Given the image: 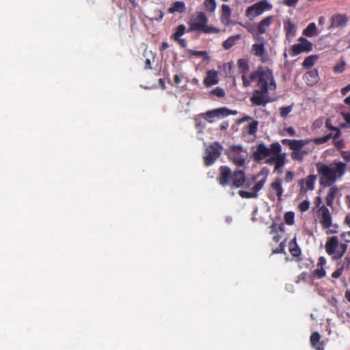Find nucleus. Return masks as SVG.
<instances>
[{
    "mask_svg": "<svg viewBox=\"0 0 350 350\" xmlns=\"http://www.w3.org/2000/svg\"><path fill=\"white\" fill-rule=\"evenodd\" d=\"M347 165L345 163L334 159L329 164L319 162L317 170L319 176V183L321 186L327 187L340 180L347 172Z\"/></svg>",
    "mask_w": 350,
    "mask_h": 350,
    "instance_id": "1",
    "label": "nucleus"
},
{
    "mask_svg": "<svg viewBox=\"0 0 350 350\" xmlns=\"http://www.w3.org/2000/svg\"><path fill=\"white\" fill-rule=\"evenodd\" d=\"M332 136V133H329L321 137H315L313 139H283L282 143L284 145L288 146L289 148L292 150L291 157L293 160L302 161L306 155L312 152L314 148L311 150L308 148L304 147L309 143L313 142L316 144H322L328 142Z\"/></svg>",
    "mask_w": 350,
    "mask_h": 350,
    "instance_id": "2",
    "label": "nucleus"
},
{
    "mask_svg": "<svg viewBox=\"0 0 350 350\" xmlns=\"http://www.w3.org/2000/svg\"><path fill=\"white\" fill-rule=\"evenodd\" d=\"M217 180L223 187L230 185L232 189H234L239 188L244 185L246 176L243 170H235L232 173L229 167L222 165L219 169Z\"/></svg>",
    "mask_w": 350,
    "mask_h": 350,
    "instance_id": "3",
    "label": "nucleus"
},
{
    "mask_svg": "<svg viewBox=\"0 0 350 350\" xmlns=\"http://www.w3.org/2000/svg\"><path fill=\"white\" fill-rule=\"evenodd\" d=\"M189 29L187 32H196L198 33H217L220 29L208 25V18L205 13L198 12L195 16H192L189 22Z\"/></svg>",
    "mask_w": 350,
    "mask_h": 350,
    "instance_id": "4",
    "label": "nucleus"
},
{
    "mask_svg": "<svg viewBox=\"0 0 350 350\" xmlns=\"http://www.w3.org/2000/svg\"><path fill=\"white\" fill-rule=\"evenodd\" d=\"M325 248L328 255H332L334 259L338 260L346 253L347 245L346 243H339L338 237L334 236L327 239Z\"/></svg>",
    "mask_w": 350,
    "mask_h": 350,
    "instance_id": "5",
    "label": "nucleus"
},
{
    "mask_svg": "<svg viewBox=\"0 0 350 350\" xmlns=\"http://www.w3.org/2000/svg\"><path fill=\"white\" fill-rule=\"evenodd\" d=\"M281 150L282 146L278 142L272 143L270 148L267 147L263 143H260L252 154V159L255 162L259 163L273 153H279Z\"/></svg>",
    "mask_w": 350,
    "mask_h": 350,
    "instance_id": "6",
    "label": "nucleus"
},
{
    "mask_svg": "<svg viewBox=\"0 0 350 350\" xmlns=\"http://www.w3.org/2000/svg\"><path fill=\"white\" fill-rule=\"evenodd\" d=\"M258 86L260 88L259 90L264 92H268L269 90H275L276 89V83L271 70H261V74L258 80Z\"/></svg>",
    "mask_w": 350,
    "mask_h": 350,
    "instance_id": "7",
    "label": "nucleus"
},
{
    "mask_svg": "<svg viewBox=\"0 0 350 350\" xmlns=\"http://www.w3.org/2000/svg\"><path fill=\"white\" fill-rule=\"evenodd\" d=\"M223 148L219 142H214L210 144L205 151L204 156V164L206 166L213 165L221 155Z\"/></svg>",
    "mask_w": 350,
    "mask_h": 350,
    "instance_id": "8",
    "label": "nucleus"
},
{
    "mask_svg": "<svg viewBox=\"0 0 350 350\" xmlns=\"http://www.w3.org/2000/svg\"><path fill=\"white\" fill-rule=\"evenodd\" d=\"M272 5L267 0H261L252 5L248 7L246 10L245 15L250 20L260 16L266 10H270Z\"/></svg>",
    "mask_w": 350,
    "mask_h": 350,
    "instance_id": "9",
    "label": "nucleus"
},
{
    "mask_svg": "<svg viewBox=\"0 0 350 350\" xmlns=\"http://www.w3.org/2000/svg\"><path fill=\"white\" fill-rule=\"evenodd\" d=\"M243 152V147L236 145L231 146L229 151V159L238 167H243L245 163L246 155L241 154Z\"/></svg>",
    "mask_w": 350,
    "mask_h": 350,
    "instance_id": "10",
    "label": "nucleus"
},
{
    "mask_svg": "<svg viewBox=\"0 0 350 350\" xmlns=\"http://www.w3.org/2000/svg\"><path fill=\"white\" fill-rule=\"evenodd\" d=\"M299 41L300 42L293 44L289 51V54L292 57L298 55L304 52L308 53L312 50V43L306 38L301 37Z\"/></svg>",
    "mask_w": 350,
    "mask_h": 350,
    "instance_id": "11",
    "label": "nucleus"
},
{
    "mask_svg": "<svg viewBox=\"0 0 350 350\" xmlns=\"http://www.w3.org/2000/svg\"><path fill=\"white\" fill-rule=\"evenodd\" d=\"M319 222L323 229H328L332 226V217L329 210L325 205L321 206L317 212Z\"/></svg>",
    "mask_w": 350,
    "mask_h": 350,
    "instance_id": "12",
    "label": "nucleus"
},
{
    "mask_svg": "<svg viewBox=\"0 0 350 350\" xmlns=\"http://www.w3.org/2000/svg\"><path fill=\"white\" fill-rule=\"evenodd\" d=\"M316 179L317 176L312 174L308 176L306 178L300 179L298 181V184L300 186L299 195L305 196L308 190H313Z\"/></svg>",
    "mask_w": 350,
    "mask_h": 350,
    "instance_id": "13",
    "label": "nucleus"
},
{
    "mask_svg": "<svg viewBox=\"0 0 350 350\" xmlns=\"http://www.w3.org/2000/svg\"><path fill=\"white\" fill-rule=\"evenodd\" d=\"M250 101L253 106H265L269 102L268 92L255 90L250 97Z\"/></svg>",
    "mask_w": 350,
    "mask_h": 350,
    "instance_id": "14",
    "label": "nucleus"
},
{
    "mask_svg": "<svg viewBox=\"0 0 350 350\" xmlns=\"http://www.w3.org/2000/svg\"><path fill=\"white\" fill-rule=\"evenodd\" d=\"M186 27L181 24L175 28L174 32L171 36V39L176 42L181 48L185 49L187 46V41L185 38H181L186 32Z\"/></svg>",
    "mask_w": 350,
    "mask_h": 350,
    "instance_id": "15",
    "label": "nucleus"
},
{
    "mask_svg": "<svg viewBox=\"0 0 350 350\" xmlns=\"http://www.w3.org/2000/svg\"><path fill=\"white\" fill-rule=\"evenodd\" d=\"M229 115L230 111L225 107H221L211 111H208L206 113H202V116L204 118V120L211 123L213 122V120H211L212 118H224L227 117Z\"/></svg>",
    "mask_w": 350,
    "mask_h": 350,
    "instance_id": "16",
    "label": "nucleus"
},
{
    "mask_svg": "<svg viewBox=\"0 0 350 350\" xmlns=\"http://www.w3.org/2000/svg\"><path fill=\"white\" fill-rule=\"evenodd\" d=\"M348 18L346 15L342 14H336L332 16L331 25L329 29L336 27L343 28L346 26Z\"/></svg>",
    "mask_w": 350,
    "mask_h": 350,
    "instance_id": "17",
    "label": "nucleus"
},
{
    "mask_svg": "<svg viewBox=\"0 0 350 350\" xmlns=\"http://www.w3.org/2000/svg\"><path fill=\"white\" fill-rule=\"evenodd\" d=\"M252 51L254 55L260 58V61L262 63H265L267 62L268 55L266 53L265 44L263 43L254 44L252 46Z\"/></svg>",
    "mask_w": 350,
    "mask_h": 350,
    "instance_id": "18",
    "label": "nucleus"
},
{
    "mask_svg": "<svg viewBox=\"0 0 350 350\" xmlns=\"http://www.w3.org/2000/svg\"><path fill=\"white\" fill-rule=\"evenodd\" d=\"M274 21L273 16H269L264 18L262 20L260 21L257 26V33L258 34H264L267 32V29L272 25Z\"/></svg>",
    "mask_w": 350,
    "mask_h": 350,
    "instance_id": "19",
    "label": "nucleus"
},
{
    "mask_svg": "<svg viewBox=\"0 0 350 350\" xmlns=\"http://www.w3.org/2000/svg\"><path fill=\"white\" fill-rule=\"evenodd\" d=\"M284 30L286 39L291 42L297 31L296 26L291 19H288L284 22Z\"/></svg>",
    "mask_w": 350,
    "mask_h": 350,
    "instance_id": "20",
    "label": "nucleus"
},
{
    "mask_svg": "<svg viewBox=\"0 0 350 350\" xmlns=\"http://www.w3.org/2000/svg\"><path fill=\"white\" fill-rule=\"evenodd\" d=\"M282 180L280 178H276L270 185L272 192L275 193L278 197V201L282 200L284 189L282 187Z\"/></svg>",
    "mask_w": 350,
    "mask_h": 350,
    "instance_id": "21",
    "label": "nucleus"
},
{
    "mask_svg": "<svg viewBox=\"0 0 350 350\" xmlns=\"http://www.w3.org/2000/svg\"><path fill=\"white\" fill-rule=\"evenodd\" d=\"M303 78L307 85L312 86L319 80V72L317 69L310 70L304 74Z\"/></svg>",
    "mask_w": 350,
    "mask_h": 350,
    "instance_id": "22",
    "label": "nucleus"
},
{
    "mask_svg": "<svg viewBox=\"0 0 350 350\" xmlns=\"http://www.w3.org/2000/svg\"><path fill=\"white\" fill-rule=\"evenodd\" d=\"M219 82L217 72L215 70L207 71L206 76L204 79V83L206 87L214 85Z\"/></svg>",
    "mask_w": 350,
    "mask_h": 350,
    "instance_id": "23",
    "label": "nucleus"
},
{
    "mask_svg": "<svg viewBox=\"0 0 350 350\" xmlns=\"http://www.w3.org/2000/svg\"><path fill=\"white\" fill-rule=\"evenodd\" d=\"M321 335L318 332H313L310 338L311 346L316 350H324V342H320Z\"/></svg>",
    "mask_w": 350,
    "mask_h": 350,
    "instance_id": "24",
    "label": "nucleus"
},
{
    "mask_svg": "<svg viewBox=\"0 0 350 350\" xmlns=\"http://www.w3.org/2000/svg\"><path fill=\"white\" fill-rule=\"evenodd\" d=\"M185 3L183 1H178L172 3L171 6L167 10V12L169 14H183L185 12Z\"/></svg>",
    "mask_w": 350,
    "mask_h": 350,
    "instance_id": "25",
    "label": "nucleus"
},
{
    "mask_svg": "<svg viewBox=\"0 0 350 350\" xmlns=\"http://www.w3.org/2000/svg\"><path fill=\"white\" fill-rule=\"evenodd\" d=\"M328 193L325 198L326 204L328 206L332 207L334 200L338 193V188L334 184L329 186Z\"/></svg>",
    "mask_w": 350,
    "mask_h": 350,
    "instance_id": "26",
    "label": "nucleus"
},
{
    "mask_svg": "<svg viewBox=\"0 0 350 350\" xmlns=\"http://www.w3.org/2000/svg\"><path fill=\"white\" fill-rule=\"evenodd\" d=\"M288 250L291 254L294 257H299L301 255V251L297 243L295 237L289 241Z\"/></svg>",
    "mask_w": 350,
    "mask_h": 350,
    "instance_id": "27",
    "label": "nucleus"
},
{
    "mask_svg": "<svg viewBox=\"0 0 350 350\" xmlns=\"http://www.w3.org/2000/svg\"><path fill=\"white\" fill-rule=\"evenodd\" d=\"M241 38V34H237L234 36H230L227 40L223 42L222 46L225 50H229L236 42Z\"/></svg>",
    "mask_w": 350,
    "mask_h": 350,
    "instance_id": "28",
    "label": "nucleus"
},
{
    "mask_svg": "<svg viewBox=\"0 0 350 350\" xmlns=\"http://www.w3.org/2000/svg\"><path fill=\"white\" fill-rule=\"evenodd\" d=\"M319 55H311L305 58L302 63V66L305 68H312L315 62L318 60Z\"/></svg>",
    "mask_w": 350,
    "mask_h": 350,
    "instance_id": "29",
    "label": "nucleus"
},
{
    "mask_svg": "<svg viewBox=\"0 0 350 350\" xmlns=\"http://www.w3.org/2000/svg\"><path fill=\"white\" fill-rule=\"evenodd\" d=\"M275 154V162L274 171H278V168H282L285 164V154L279 153H273Z\"/></svg>",
    "mask_w": 350,
    "mask_h": 350,
    "instance_id": "30",
    "label": "nucleus"
},
{
    "mask_svg": "<svg viewBox=\"0 0 350 350\" xmlns=\"http://www.w3.org/2000/svg\"><path fill=\"white\" fill-rule=\"evenodd\" d=\"M317 26L314 23H310L303 31V34L307 37H312L316 34Z\"/></svg>",
    "mask_w": 350,
    "mask_h": 350,
    "instance_id": "31",
    "label": "nucleus"
},
{
    "mask_svg": "<svg viewBox=\"0 0 350 350\" xmlns=\"http://www.w3.org/2000/svg\"><path fill=\"white\" fill-rule=\"evenodd\" d=\"M237 66L242 74H247L249 72L250 67L248 62L245 59H239L237 62Z\"/></svg>",
    "mask_w": 350,
    "mask_h": 350,
    "instance_id": "32",
    "label": "nucleus"
},
{
    "mask_svg": "<svg viewBox=\"0 0 350 350\" xmlns=\"http://www.w3.org/2000/svg\"><path fill=\"white\" fill-rule=\"evenodd\" d=\"M258 122L257 120H253L245 129L248 134L254 135L258 131Z\"/></svg>",
    "mask_w": 350,
    "mask_h": 350,
    "instance_id": "33",
    "label": "nucleus"
},
{
    "mask_svg": "<svg viewBox=\"0 0 350 350\" xmlns=\"http://www.w3.org/2000/svg\"><path fill=\"white\" fill-rule=\"evenodd\" d=\"M163 16H164V14L162 12V10L156 9V10H153L152 16L150 19L152 21H156L160 22L163 20Z\"/></svg>",
    "mask_w": 350,
    "mask_h": 350,
    "instance_id": "34",
    "label": "nucleus"
},
{
    "mask_svg": "<svg viewBox=\"0 0 350 350\" xmlns=\"http://www.w3.org/2000/svg\"><path fill=\"white\" fill-rule=\"evenodd\" d=\"M239 194L243 198H256L258 197V194L254 193L252 190L250 192L243 190H239Z\"/></svg>",
    "mask_w": 350,
    "mask_h": 350,
    "instance_id": "35",
    "label": "nucleus"
},
{
    "mask_svg": "<svg viewBox=\"0 0 350 350\" xmlns=\"http://www.w3.org/2000/svg\"><path fill=\"white\" fill-rule=\"evenodd\" d=\"M204 6L208 12H213L216 8V1L215 0H205Z\"/></svg>",
    "mask_w": 350,
    "mask_h": 350,
    "instance_id": "36",
    "label": "nucleus"
},
{
    "mask_svg": "<svg viewBox=\"0 0 350 350\" xmlns=\"http://www.w3.org/2000/svg\"><path fill=\"white\" fill-rule=\"evenodd\" d=\"M266 180L267 178L265 177L264 178L258 181L252 189L253 192L257 194V193L263 187Z\"/></svg>",
    "mask_w": 350,
    "mask_h": 350,
    "instance_id": "37",
    "label": "nucleus"
},
{
    "mask_svg": "<svg viewBox=\"0 0 350 350\" xmlns=\"http://www.w3.org/2000/svg\"><path fill=\"white\" fill-rule=\"evenodd\" d=\"M295 213L289 211L284 215V221L288 225H293L294 224Z\"/></svg>",
    "mask_w": 350,
    "mask_h": 350,
    "instance_id": "38",
    "label": "nucleus"
},
{
    "mask_svg": "<svg viewBox=\"0 0 350 350\" xmlns=\"http://www.w3.org/2000/svg\"><path fill=\"white\" fill-rule=\"evenodd\" d=\"M293 106L289 105L287 107H283L280 109V114L281 117L286 118L288 115L292 111Z\"/></svg>",
    "mask_w": 350,
    "mask_h": 350,
    "instance_id": "39",
    "label": "nucleus"
},
{
    "mask_svg": "<svg viewBox=\"0 0 350 350\" xmlns=\"http://www.w3.org/2000/svg\"><path fill=\"white\" fill-rule=\"evenodd\" d=\"M346 63L345 61H342L340 64H337L334 66L333 70L336 73H342L345 70Z\"/></svg>",
    "mask_w": 350,
    "mask_h": 350,
    "instance_id": "40",
    "label": "nucleus"
},
{
    "mask_svg": "<svg viewBox=\"0 0 350 350\" xmlns=\"http://www.w3.org/2000/svg\"><path fill=\"white\" fill-rule=\"evenodd\" d=\"M310 205V201L305 200L299 204V209L301 212H306L309 209Z\"/></svg>",
    "mask_w": 350,
    "mask_h": 350,
    "instance_id": "41",
    "label": "nucleus"
},
{
    "mask_svg": "<svg viewBox=\"0 0 350 350\" xmlns=\"http://www.w3.org/2000/svg\"><path fill=\"white\" fill-rule=\"evenodd\" d=\"M326 272L323 268L317 269L313 271V276L319 279L323 278Z\"/></svg>",
    "mask_w": 350,
    "mask_h": 350,
    "instance_id": "42",
    "label": "nucleus"
},
{
    "mask_svg": "<svg viewBox=\"0 0 350 350\" xmlns=\"http://www.w3.org/2000/svg\"><path fill=\"white\" fill-rule=\"evenodd\" d=\"M285 247L286 245L284 241H282L280 243L279 246L273 250V254H284L285 253Z\"/></svg>",
    "mask_w": 350,
    "mask_h": 350,
    "instance_id": "43",
    "label": "nucleus"
},
{
    "mask_svg": "<svg viewBox=\"0 0 350 350\" xmlns=\"http://www.w3.org/2000/svg\"><path fill=\"white\" fill-rule=\"evenodd\" d=\"M211 94H213L219 98H222L225 96L224 90L221 88H219V87H217L216 88H215L211 92Z\"/></svg>",
    "mask_w": 350,
    "mask_h": 350,
    "instance_id": "44",
    "label": "nucleus"
},
{
    "mask_svg": "<svg viewBox=\"0 0 350 350\" xmlns=\"http://www.w3.org/2000/svg\"><path fill=\"white\" fill-rule=\"evenodd\" d=\"M196 128L200 131L203 130L205 128V124L202 122V120L199 117L194 118Z\"/></svg>",
    "mask_w": 350,
    "mask_h": 350,
    "instance_id": "45",
    "label": "nucleus"
},
{
    "mask_svg": "<svg viewBox=\"0 0 350 350\" xmlns=\"http://www.w3.org/2000/svg\"><path fill=\"white\" fill-rule=\"evenodd\" d=\"M261 70H262L258 69L257 71L252 72L250 75V76H249V79L250 80L251 83H252V81H255V80H256V79H258H258H259V77H260V74H261Z\"/></svg>",
    "mask_w": 350,
    "mask_h": 350,
    "instance_id": "46",
    "label": "nucleus"
},
{
    "mask_svg": "<svg viewBox=\"0 0 350 350\" xmlns=\"http://www.w3.org/2000/svg\"><path fill=\"white\" fill-rule=\"evenodd\" d=\"M333 144L334 146L338 150L344 148L345 146V143L343 139H336L335 140H333Z\"/></svg>",
    "mask_w": 350,
    "mask_h": 350,
    "instance_id": "47",
    "label": "nucleus"
},
{
    "mask_svg": "<svg viewBox=\"0 0 350 350\" xmlns=\"http://www.w3.org/2000/svg\"><path fill=\"white\" fill-rule=\"evenodd\" d=\"M221 10H222L223 16H225L227 18L230 17V14H231V9L228 5H226V4L222 5Z\"/></svg>",
    "mask_w": 350,
    "mask_h": 350,
    "instance_id": "48",
    "label": "nucleus"
},
{
    "mask_svg": "<svg viewBox=\"0 0 350 350\" xmlns=\"http://www.w3.org/2000/svg\"><path fill=\"white\" fill-rule=\"evenodd\" d=\"M188 53L196 57H202L206 54V52L205 51H193V50H189Z\"/></svg>",
    "mask_w": 350,
    "mask_h": 350,
    "instance_id": "49",
    "label": "nucleus"
},
{
    "mask_svg": "<svg viewBox=\"0 0 350 350\" xmlns=\"http://www.w3.org/2000/svg\"><path fill=\"white\" fill-rule=\"evenodd\" d=\"M343 272V267H341L340 268H338L336 271H334L332 274V277L334 278H338L341 276Z\"/></svg>",
    "mask_w": 350,
    "mask_h": 350,
    "instance_id": "50",
    "label": "nucleus"
},
{
    "mask_svg": "<svg viewBox=\"0 0 350 350\" xmlns=\"http://www.w3.org/2000/svg\"><path fill=\"white\" fill-rule=\"evenodd\" d=\"M241 79H242V81H243V86L244 88H247L250 85L251 81L249 79V78H247L246 77V74H242Z\"/></svg>",
    "mask_w": 350,
    "mask_h": 350,
    "instance_id": "51",
    "label": "nucleus"
},
{
    "mask_svg": "<svg viewBox=\"0 0 350 350\" xmlns=\"http://www.w3.org/2000/svg\"><path fill=\"white\" fill-rule=\"evenodd\" d=\"M340 155L346 162H350V151L342 150L340 152Z\"/></svg>",
    "mask_w": 350,
    "mask_h": 350,
    "instance_id": "52",
    "label": "nucleus"
},
{
    "mask_svg": "<svg viewBox=\"0 0 350 350\" xmlns=\"http://www.w3.org/2000/svg\"><path fill=\"white\" fill-rule=\"evenodd\" d=\"M299 0H283V3L289 7H295L298 3Z\"/></svg>",
    "mask_w": 350,
    "mask_h": 350,
    "instance_id": "53",
    "label": "nucleus"
},
{
    "mask_svg": "<svg viewBox=\"0 0 350 350\" xmlns=\"http://www.w3.org/2000/svg\"><path fill=\"white\" fill-rule=\"evenodd\" d=\"M294 178V173L291 171H288L286 173L284 180L286 182H291Z\"/></svg>",
    "mask_w": 350,
    "mask_h": 350,
    "instance_id": "54",
    "label": "nucleus"
},
{
    "mask_svg": "<svg viewBox=\"0 0 350 350\" xmlns=\"http://www.w3.org/2000/svg\"><path fill=\"white\" fill-rule=\"evenodd\" d=\"M334 131H335V133H332V138H333V140H335V139H338V137H340L342 133H341V131L338 128H336Z\"/></svg>",
    "mask_w": 350,
    "mask_h": 350,
    "instance_id": "55",
    "label": "nucleus"
},
{
    "mask_svg": "<svg viewBox=\"0 0 350 350\" xmlns=\"http://www.w3.org/2000/svg\"><path fill=\"white\" fill-rule=\"evenodd\" d=\"M341 237H342V239H345L346 243H349L350 242V231L343 232L341 234Z\"/></svg>",
    "mask_w": 350,
    "mask_h": 350,
    "instance_id": "56",
    "label": "nucleus"
},
{
    "mask_svg": "<svg viewBox=\"0 0 350 350\" xmlns=\"http://www.w3.org/2000/svg\"><path fill=\"white\" fill-rule=\"evenodd\" d=\"M325 126L331 130V131H334L337 127H335L332 124V122L330 120V119H327L326 122H325Z\"/></svg>",
    "mask_w": 350,
    "mask_h": 350,
    "instance_id": "57",
    "label": "nucleus"
},
{
    "mask_svg": "<svg viewBox=\"0 0 350 350\" xmlns=\"http://www.w3.org/2000/svg\"><path fill=\"white\" fill-rule=\"evenodd\" d=\"M286 131L288 133V135L291 136L296 135V132L292 126H289V127L286 128Z\"/></svg>",
    "mask_w": 350,
    "mask_h": 350,
    "instance_id": "58",
    "label": "nucleus"
},
{
    "mask_svg": "<svg viewBox=\"0 0 350 350\" xmlns=\"http://www.w3.org/2000/svg\"><path fill=\"white\" fill-rule=\"evenodd\" d=\"M350 91V84L341 89V94L345 96Z\"/></svg>",
    "mask_w": 350,
    "mask_h": 350,
    "instance_id": "59",
    "label": "nucleus"
},
{
    "mask_svg": "<svg viewBox=\"0 0 350 350\" xmlns=\"http://www.w3.org/2000/svg\"><path fill=\"white\" fill-rule=\"evenodd\" d=\"M182 79L180 77H179L178 75H176L174 77V83L176 85H179L181 83Z\"/></svg>",
    "mask_w": 350,
    "mask_h": 350,
    "instance_id": "60",
    "label": "nucleus"
},
{
    "mask_svg": "<svg viewBox=\"0 0 350 350\" xmlns=\"http://www.w3.org/2000/svg\"><path fill=\"white\" fill-rule=\"evenodd\" d=\"M275 162V154H274L273 157H272L269 159H267L265 161L266 163L269 164V165L274 164Z\"/></svg>",
    "mask_w": 350,
    "mask_h": 350,
    "instance_id": "61",
    "label": "nucleus"
},
{
    "mask_svg": "<svg viewBox=\"0 0 350 350\" xmlns=\"http://www.w3.org/2000/svg\"><path fill=\"white\" fill-rule=\"evenodd\" d=\"M145 68L151 69V61L150 59H147L145 62Z\"/></svg>",
    "mask_w": 350,
    "mask_h": 350,
    "instance_id": "62",
    "label": "nucleus"
},
{
    "mask_svg": "<svg viewBox=\"0 0 350 350\" xmlns=\"http://www.w3.org/2000/svg\"><path fill=\"white\" fill-rule=\"evenodd\" d=\"M168 48H169L168 43L166 42H163L162 44H161V51H165V50H166Z\"/></svg>",
    "mask_w": 350,
    "mask_h": 350,
    "instance_id": "63",
    "label": "nucleus"
},
{
    "mask_svg": "<svg viewBox=\"0 0 350 350\" xmlns=\"http://www.w3.org/2000/svg\"><path fill=\"white\" fill-rule=\"evenodd\" d=\"M345 223L350 228V215L345 217Z\"/></svg>",
    "mask_w": 350,
    "mask_h": 350,
    "instance_id": "64",
    "label": "nucleus"
}]
</instances>
